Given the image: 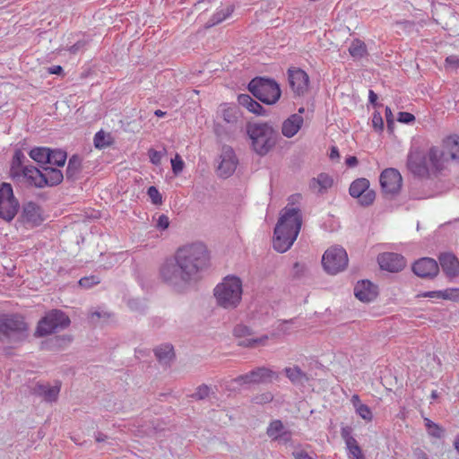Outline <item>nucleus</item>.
Instances as JSON below:
<instances>
[{"label":"nucleus","mask_w":459,"mask_h":459,"mask_svg":"<svg viewBox=\"0 0 459 459\" xmlns=\"http://www.w3.org/2000/svg\"><path fill=\"white\" fill-rule=\"evenodd\" d=\"M348 255L341 247H331L323 255L322 264L329 274H336L343 271L348 265Z\"/></svg>","instance_id":"obj_7"},{"label":"nucleus","mask_w":459,"mask_h":459,"mask_svg":"<svg viewBox=\"0 0 459 459\" xmlns=\"http://www.w3.org/2000/svg\"><path fill=\"white\" fill-rule=\"evenodd\" d=\"M94 146L97 149H105L113 143V137L110 133H106L102 130L99 131L94 135Z\"/></svg>","instance_id":"obj_37"},{"label":"nucleus","mask_w":459,"mask_h":459,"mask_svg":"<svg viewBox=\"0 0 459 459\" xmlns=\"http://www.w3.org/2000/svg\"><path fill=\"white\" fill-rule=\"evenodd\" d=\"M79 169V162L75 160V158H72L69 160L68 166H67V176L73 177Z\"/></svg>","instance_id":"obj_50"},{"label":"nucleus","mask_w":459,"mask_h":459,"mask_svg":"<svg viewBox=\"0 0 459 459\" xmlns=\"http://www.w3.org/2000/svg\"><path fill=\"white\" fill-rule=\"evenodd\" d=\"M426 154L432 174L446 169L449 164L448 158L441 147L432 146Z\"/></svg>","instance_id":"obj_20"},{"label":"nucleus","mask_w":459,"mask_h":459,"mask_svg":"<svg viewBox=\"0 0 459 459\" xmlns=\"http://www.w3.org/2000/svg\"><path fill=\"white\" fill-rule=\"evenodd\" d=\"M36 391L40 396L44 397L46 401H56L60 392V384H56L54 386L39 385Z\"/></svg>","instance_id":"obj_33"},{"label":"nucleus","mask_w":459,"mask_h":459,"mask_svg":"<svg viewBox=\"0 0 459 459\" xmlns=\"http://www.w3.org/2000/svg\"><path fill=\"white\" fill-rule=\"evenodd\" d=\"M455 448L456 449V451L459 453V435L456 437L455 438Z\"/></svg>","instance_id":"obj_63"},{"label":"nucleus","mask_w":459,"mask_h":459,"mask_svg":"<svg viewBox=\"0 0 459 459\" xmlns=\"http://www.w3.org/2000/svg\"><path fill=\"white\" fill-rule=\"evenodd\" d=\"M446 63L452 68H459V56L453 55L446 58Z\"/></svg>","instance_id":"obj_51"},{"label":"nucleus","mask_w":459,"mask_h":459,"mask_svg":"<svg viewBox=\"0 0 459 459\" xmlns=\"http://www.w3.org/2000/svg\"><path fill=\"white\" fill-rule=\"evenodd\" d=\"M349 53L353 58H362L367 55V46L362 40L355 39L349 47Z\"/></svg>","instance_id":"obj_36"},{"label":"nucleus","mask_w":459,"mask_h":459,"mask_svg":"<svg viewBox=\"0 0 459 459\" xmlns=\"http://www.w3.org/2000/svg\"><path fill=\"white\" fill-rule=\"evenodd\" d=\"M233 335L238 340V344L244 347L253 348L264 345L268 340L267 335L260 338L254 337L252 329L244 324H238L234 327Z\"/></svg>","instance_id":"obj_11"},{"label":"nucleus","mask_w":459,"mask_h":459,"mask_svg":"<svg viewBox=\"0 0 459 459\" xmlns=\"http://www.w3.org/2000/svg\"><path fill=\"white\" fill-rule=\"evenodd\" d=\"M242 294V281L234 275L226 276L213 290L217 305L226 309L236 308L241 302Z\"/></svg>","instance_id":"obj_3"},{"label":"nucleus","mask_w":459,"mask_h":459,"mask_svg":"<svg viewBox=\"0 0 459 459\" xmlns=\"http://www.w3.org/2000/svg\"><path fill=\"white\" fill-rule=\"evenodd\" d=\"M160 275L165 281L169 282L176 283L179 280L183 281V276L176 261L175 263L166 262L160 269Z\"/></svg>","instance_id":"obj_28"},{"label":"nucleus","mask_w":459,"mask_h":459,"mask_svg":"<svg viewBox=\"0 0 459 459\" xmlns=\"http://www.w3.org/2000/svg\"><path fill=\"white\" fill-rule=\"evenodd\" d=\"M238 102L255 115H264V108L248 94H239L238 96Z\"/></svg>","instance_id":"obj_30"},{"label":"nucleus","mask_w":459,"mask_h":459,"mask_svg":"<svg viewBox=\"0 0 459 459\" xmlns=\"http://www.w3.org/2000/svg\"><path fill=\"white\" fill-rule=\"evenodd\" d=\"M407 168L413 175L420 178H427L432 174L427 154L420 151H413L409 153Z\"/></svg>","instance_id":"obj_10"},{"label":"nucleus","mask_w":459,"mask_h":459,"mask_svg":"<svg viewBox=\"0 0 459 459\" xmlns=\"http://www.w3.org/2000/svg\"><path fill=\"white\" fill-rule=\"evenodd\" d=\"M352 459H364L362 451L356 439L350 438V444L346 446Z\"/></svg>","instance_id":"obj_42"},{"label":"nucleus","mask_w":459,"mask_h":459,"mask_svg":"<svg viewBox=\"0 0 459 459\" xmlns=\"http://www.w3.org/2000/svg\"><path fill=\"white\" fill-rule=\"evenodd\" d=\"M423 298L439 299L459 302V288H448L443 290L426 291L420 295Z\"/></svg>","instance_id":"obj_29"},{"label":"nucleus","mask_w":459,"mask_h":459,"mask_svg":"<svg viewBox=\"0 0 459 459\" xmlns=\"http://www.w3.org/2000/svg\"><path fill=\"white\" fill-rule=\"evenodd\" d=\"M385 119H386V123H387L388 127H390L391 125H393L394 120H393L392 110L388 107L385 108Z\"/></svg>","instance_id":"obj_57"},{"label":"nucleus","mask_w":459,"mask_h":459,"mask_svg":"<svg viewBox=\"0 0 459 459\" xmlns=\"http://www.w3.org/2000/svg\"><path fill=\"white\" fill-rule=\"evenodd\" d=\"M440 147L448 158L449 162L452 160L459 161V138L457 136L451 135L445 138Z\"/></svg>","instance_id":"obj_24"},{"label":"nucleus","mask_w":459,"mask_h":459,"mask_svg":"<svg viewBox=\"0 0 459 459\" xmlns=\"http://www.w3.org/2000/svg\"><path fill=\"white\" fill-rule=\"evenodd\" d=\"M283 424L281 420H273L267 428L266 434L269 437L273 440H277L281 437V434L283 431Z\"/></svg>","instance_id":"obj_40"},{"label":"nucleus","mask_w":459,"mask_h":459,"mask_svg":"<svg viewBox=\"0 0 459 459\" xmlns=\"http://www.w3.org/2000/svg\"><path fill=\"white\" fill-rule=\"evenodd\" d=\"M248 91L260 101L267 105L275 104L281 98L280 85L273 79L256 77L248 83Z\"/></svg>","instance_id":"obj_5"},{"label":"nucleus","mask_w":459,"mask_h":459,"mask_svg":"<svg viewBox=\"0 0 459 459\" xmlns=\"http://www.w3.org/2000/svg\"><path fill=\"white\" fill-rule=\"evenodd\" d=\"M169 217L165 214H161L158 219L157 226L160 229L166 230L169 227Z\"/></svg>","instance_id":"obj_53"},{"label":"nucleus","mask_w":459,"mask_h":459,"mask_svg":"<svg viewBox=\"0 0 459 459\" xmlns=\"http://www.w3.org/2000/svg\"><path fill=\"white\" fill-rule=\"evenodd\" d=\"M351 402L355 409L356 413L366 422H371L373 420V413L371 409L361 403V400L358 394L351 396Z\"/></svg>","instance_id":"obj_31"},{"label":"nucleus","mask_w":459,"mask_h":459,"mask_svg":"<svg viewBox=\"0 0 459 459\" xmlns=\"http://www.w3.org/2000/svg\"><path fill=\"white\" fill-rule=\"evenodd\" d=\"M351 428L345 427V428L342 429L341 435H342V437L344 439L346 446L350 444V438L355 439L351 435Z\"/></svg>","instance_id":"obj_54"},{"label":"nucleus","mask_w":459,"mask_h":459,"mask_svg":"<svg viewBox=\"0 0 459 459\" xmlns=\"http://www.w3.org/2000/svg\"><path fill=\"white\" fill-rule=\"evenodd\" d=\"M100 283V280L96 276H86L82 277L79 281V285L81 287L89 289L96 284Z\"/></svg>","instance_id":"obj_46"},{"label":"nucleus","mask_w":459,"mask_h":459,"mask_svg":"<svg viewBox=\"0 0 459 459\" xmlns=\"http://www.w3.org/2000/svg\"><path fill=\"white\" fill-rule=\"evenodd\" d=\"M273 396L271 393H265L255 397L256 403H266L273 400Z\"/></svg>","instance_id":"obj_55"},{"label":"nucleus","mask_w":459,"mask_h":459,"mask_svg":"<svg viewBox=\"0 0 459 459\" xmlns=\"http://www.w3.org/2000/svg\"><path fill=\"white\" fill-rule=\"evenodd\" d=\"M439 263L444 273L449 277H455L459 273V261L452 254H443L439 256Z\"/></svg>","instance_id":"obj_25"},{"label":"nucleus","mask_w":459,"mask_h":459,"mask_svg":"<svg viewBox=\"0 0 459 459\" xmlns=\"http://www.w3.org/2000/svg\"><path fill=\"white\" fill-rule=\"evenodd\" d=\"M23 158V154L21 151H17L13 156L12 168H11V174L13 178H15L16 175H18V172L21 171L22 167V159Z\"/></svg>","instance_id":"obj_43"},{"label":"nucleus","mask_w":459,"mask_h":459,"mask_svg":"<svg viewBox=\"0 0 459 459\" xmlns=\"http://www.w3.org/2000/svg\"><path fill=\"white\" fill-rule=\"evenodd\" d=\"M238 165V159L233 149L230 146H223L221 152V162L218 167L220 176L223 178L230 177Z\"/></svg>","instance_id":"obj_17"},{"label":"nucleus","mask_w":459,"mask_h":459,"mask_svg":"<svg viewBox=\"0 0 459 459\" xmlns=\"http://www.w3.org/2000/svg\"><path fill=\"white\" fill-rule=\"evenodd\" d=\"M209 391L210 389L207 385H201L197 388L195 396L197 397L198 399H204L208 395Z\"/></svg>","instance_id":"obj_52"},{"label":"nucleus","mask_w":459,"mask_h":459,"mask_svg":"<svg viewBox=\"0 0 459 459\" xmlns=\"http://www.w3.org/2000/svg\"><path fill=\"white\" fill-rule=\"evenodd\" d=\"M154 114L159 117H162L166 115V112L160 110V109H157Z\"/></svg>","instance_id":"obj_62"},{"label":"nucleus","mask_w":459,"mask_h":459,"mask_svg":"<svg viewBox=\"0 0 459 459\" xmlns=\"http://www.w3.org/2000/svg\"><path fill=\"white\" fill-rule=\"evenodd\" d=\"M21 219L30 227L39 226L45 221L41 207L34 202H27L23 204Z\"/></svg>","instance_id":"obj_16"},{"label":"nucleus","mask_w":459,"mask_h":459,"mask_svg":"<svg viewBox=\"0 0 459 459\" xmlns=\"http://www.w3.org/2000/svg\"><path fill=\"white\" fill-rule=\"evenodd\" d=\"M425 426L428 429V433L435 437L440 438L443 436V429L437 424L431 421L429 419H425Z\"/></svg>","instance_id":"obj_41"},{"label":"nucleus","mask_w":459,"mask_h":459,"mask_svg":"<svg viewBox=\"0 0 459 459\" xmlns=\"http://www.w3.org/2000/svg\"><path fill=\"white\" fill-rule=\"evenodd\" d=\"M372 126L376 130L382 131L384 129V120L379 112H375L372 117Z\"/></svg>","instance_id":"obj_48"},{"label":"nucleus","mask_w":459,"mask_h":459,"mask_svg":"<svg viewBox=\"0 0 459 459\" xmlns=\"http://www.w3.org/2000/svg\"><path fill=\"white\" fill-rule=\"evenodd\" d=\"M155 355L161 363H169L175 356L173 347L170 344H165L155 350Z\"/></svg>","instance_id":"obj_34"},{"label":"nucleus","mask_w":459,"mask_h":459,"mask_svg":"<svg viewBox=\"0 0 459 459\" xmlns=\"http://www.w3.org/2000/svg\"><path fill=\"white\" fill-rule=\"evenodd\" d=\"M147 194L153 204L160 205L162 204V196L157 187L153 186H150L147 190Z\"/></svg>","instance_id":"obj_45"},{"label":"nucleus","mask_w":459,"mask_h":459,"mask_svg":"<svg viewBox=\"0 0 459 459\" xmlns=\"http://www.w3.org/2000/svg\"><path fill=\"white\" fill-rule=\"evenodd\" d=\"M19 206L12 186L9 183H2L0 185V218L5 221H13L18 212Z\"/></svg>","instance_id":"obj_9"},{"label":"nucleus","mask_w":459,"mask_h":459,"mask_svg":"<svg viewBox=\"0 0 459 459\" xmlns=\"http://www.w3.org/2000/svg\"><path fill=\"white\" fill-rule=\"evenodd\" d=\"M295 459H313L306 451L299 450L293 453Z\"/></svg>","instance_id":"obj_56"},{"label":"nucleus","mask_w":459,"mask_h":459,"mask_svg":"<svg viewBox=\"0 0 459 459\" xmlns=\"http://www.w3.org/2000/svg\"><path fill=\"white\" fill-rule=\"evenodd\" d=\"M301 198L300 194H295L290 197V203L281 211L274 229L273 248L280 253H284L291 247L300 231L302 214L300 209L293 205L299 203Z\"/></svg>","instance_id":"obj_1"},{"label":"nucleus","mask_w":459,"mask_h":459,"mask_svg":"<svg viewBox=\"0 0 459 459\" xmlns=\"http://www.w3.org/2000/svg\"><path fill=\"white\" fill-rule=\"evenodd\" d=\"M302 125V116L299 114H293L283 122L281 127L282 134L286 137H292L299 132Z\"/></svg>","instance_id":"obj_27"},{"label":"nucleus","mask_w":459,"mask_h":459,"mask_svg":"<svg viewBox=\"0 0 459 459\" xmlns=\"http://www.w3.org/2000/svg\"><path fill=\"white\" fill-rule=\"evenodd\" d=\"M368 99L370 103L375 105L377 100V95L372 90H370L368 92Z\"/></svg>","instance_id":"obj_61"},{"label":"nucleus","mask_w":459,"mask_h":459,"mask_svg":"<svg viewBox=\"0 0 459 459\" xmlns=\"http://www.w3.org/2000/svg\"><path fill=\"white\" fill-rule=\"evenodd\" d=\"M289 83L294 93L303 95L307 91L309 86V77L307 74L300 68H290L288 70Z\"/></svg>","instance_id":"obj_15"},{"label":"nucleus","mask_w":459,"mask_h":459,"mask_svg":"<svg viewBox=\"0 0 459 459\" xmlns=\"http://www.w3.org/2000/svg\"><path fill=\"white\" fill-rule=\"evenodd\" d=\"M171 168L175 175L180 174L185 167L184 160L178 153H176L175 157L171 159Z\"/></svg>","instance_id":"obj_44"},{"label":"nucleus","mask_w":459,"mask_h":459,"mask_svg":"<svg viewBox=\"0 0 459 459\" xmlns=\"http://www.w3.org/2000/svg\"><path fill=\"white\" fill-rule=\"evenodd\" d=\"M329 157H330L331 160H336V159H338L340 157L339 151H338L337 147L333 146L331 148V152H330Z\"/></svg>","instance_id":"obj_60"},{"label":"nucleus","mask_w":459,"mask_h":459,"mask_svg":"<svg viewBox=\"0 0 459 459\" xmlns=\"http://www.w3.org/2000/svg\"><path fill=\"white\" fill-rule=\"evenodd\" d=\"M352 197L359 198V202L362 205L371 204L376 197L375 191L369 188V181L361 178L354 180L349 189Z\"/></svg>","instance_id":"obj_12"},{"label":"nucleus","mask_w":459,"mask_h":459,"mask_svg":"<svg viewBox=\"0 0 459 459\" xmlns=\"http://www.w3.org/2000/svg\"><path fill=\"white\" fill-rule=\"evenodd\" d=\"M30 157L38 163L47 164L49 159V148L35 147L30 150Z\"/></svg>","instance_id":"obj_38"},{"label":"nucleus","mask_w":459,"mask_h":459,"mask_svg":"<svg viewBox=\"0 0 459 459\" xmlns=\"http://www.w3.org/2000/svg\"><path fill=\"white\" fill-rule=\"evenodd\" d=\"M28 325L19 315H0V339L20 342L27 337Z\"/></svg>","instance_id":"obj_6"},{"label":"nucleus","mask_w":459,"mask_h":459,"mask_svg":"<svg viewBox=\"0 0 459 459\" xmlns=\"http://www.w3.org/2000/svg\"><path fill=\"white\" fill-rule=\"evenodd\" d=\"M415 120V117L413 114L409 112H399L398 113V121L404 124L412 123Z\"/></svg>","instance_id":"obj_49"},{"label":"nucleus","mask_w":459,"mask_h":459,"mask_svg":"<svg viewBox=\"0 0 459 459\" xmlns=\"http://www.w3.org/2000/svg\"><path fill=\"white\" fill-rule=\"evenodd\" d=\"M219 114L221 118L230 126L237 125L240 117L239 109L236 106H231L227 103L220 106Z\"/></svg>","instance_id":"obj_26"},{"label":"nucleus","mask_w":459,"mask_h":459,"mask_svg":"<svg viewBox=\"0 0 459 459\" xmlns=\"http://www.w3.org/2000/svg\"><path fill=\"white\" fill-rule=\"evenodd\" d=\"M430 396H431L432 399H437V396H438L437 392L436 390L432 391Z\"/></svg>","instance_id":"obj_64"},{"label":"nucleus","mask_w":459,"mask_h":459,"mask_svg":"<svg viewBox=\"0 0 459 459\" xmlns=\"http://www.w3.org/2000/svg\"><path fill=\"white\" fill-rule=\"evenodd\" d=\"M377 262L381 269L395 273L402 271L405 266V259L396 253H384L378 255Z\"/></svg>","instance_id":"obj_18"},{"label":"nucleus","mask_w":459,"mask_h":459,"mask_svg":"<svg viewBox=\"0 0 459 459\" xmlns=\"http://www.w3.org/2000/svg\"><path fill=\"white\" fill-rule=\"evenodd\" d=\"M70 325L69 317L62 311L54 309L48 313L38 324L36 335L45 336L52 333L59 328H65Z\"/></svg>","instance_id":"obj_8"},{"label":"nucleus","mask_w":459,"mask_h":459,"mask_svg":"<svg viewBox=\"0 0 459 459\" xmlns=\"http://www.w3.org/2000/svg\"><path fill=\"white\" fill-rule=\"evenodd\" d=\"M277 377L278 375L274 371L266 368H259L239 377V380L245 384H259L271 382Z\"/></svg>","instance_id":"obj_21"},{"label":"nucleus","mask_w":459,"mask_h":459,"mask_svg":"<svg viewBox=\"0 0 459 459\" xmlns=\"http://www.w3.org/2000/svg\"><path fill=\"white\" fill-rule=\"evenodd\" d=\"M148 156L150 158V161L154 165H160L161 163V159L163 157V153L161 152H158L152 148L149 149Z\"/></svg>","instance_id":"obj_47"},{"label":"nucleus","mask_w":459,"mask_h":459,"mask_svg":"<svg viewBox=\"0 0 459 459\" xmlns=\"http://www.w3.org/2000/svg\"><path fill=\"white\" fill-rule=\"evenodd\" d=\"M247 132L254 151L266 154L275 144V132L267 123H253L247 126Z\"/></svg>","instance_id":"obj_4"},{"label":"nucleus","mask_w":459,"mask_h":459,"mask_svg":"<svg viewBox=\"0 0 459 459\" xmlns=\"http://www.w3.org/2000/svg\"><path fill=\"white\" fill-rule=\"evenodd\" d=\"M66 158L65 152L49 149V159L48 160L47 164L63 167L65 163Z\"/></svg>","instance_id":"obj_39"},{"label":"nucleus","mask_w":459,"mask_h":459,"mask_svg":"<svg viewBox=\"0 0 459 459\" xmlns=\"http://www.w3.org/2000/svg\"><path fill=\"white\" fill-rule=\"evenodd\" d=\"M355 297L362 302H370L377 296V288L369 281H358L354 288Z\"/></svg>","instance_id":"obj_22"},{"label":"nucleus","mask_w":459,"mask_h":459,"mask_svg":"<svg viewBox=\"0 0 459 459\" xmlns=\"http://www.w3.org/2000/svg\"><path fill=\"white\" fill-rule=\"evenodd\" d=\"M43 180L46 181V186H53L60 184L64 178L61 170L53 168H44L42 171Z\"/></svg>","instance_id":"obj_32"},{"label":"nucleus","mask_w":459,"mask_h":459,"mask_svg":"<svg viewBox=\"0 0 459 459\" xmlns=\"http://www.w3.org/2000/svg\"><path fill=\"white\" fill-rule=\"evenodd\" d=\"M403 178L395 169H386L380 175V185L385 194H397L402 187Z\"/></svg>","instance_id":"obj_13"},{"label":"nucleus","mask_w":459,"mask_h":459,"mask_svg":"<svg viewBox=\"0 0 459 459\" xmlns=\"http://www.w3.org/2000/svg\"><path fill=\"white\" fill-rule=\"evenodd\" d=\"M63 72V68L60 65H54L48 68V73L50 74H61Z\"/></svg>","instance_id":"obj_58"},{"label":"nucleus","mask_w":459,"mask_h":459,"mask_svg":"<svg viewBox=\"0 0 459 459\" xmlns=\"http://www.w3.org/2000/svg\"><path fill=\"white\" fill-rule=\"evenodd\" d=\"M30 186L43 188L46 186V181L43 180L42 171L36 167L30 165L24 166L14 178Z\"/></svg>","instance_id":"obj_14"},{"label":"nucleus","mask_w":459,"mask_h":459,"mask_svg":"<svg viewBox=\"0 0 459 459\" xmlns=\"http://www.w3.org/2000/svg\"><path fill=\"white\" fill-rule=\"evenodd\" d=\"M412 271L419 277L433 278L438 273L439 267L436 260L424 257L413 264Z\"/></svg>","instance_id":"obj_19"},{"label":"nucleus","mask_w":459,"mask_h":459,"mask_svg":"<svg viewBox=\"0 0 459 459\" xmlns=\"http://www.w3.org/2000/svg\"><path fill=\"white\" fill-rule=\"evenodd\" d=\"M209 252L206 246L195 242L179 247L175 254L183 281H188L197 277L198 273L208 266Z\"/></svg>","instance_id":"obj_2"},{"label":"nucleus","mask_w":459,"mask_h":459,"mask_svg":"<svg viewBox=\"0 0 459 459\" xmlns=\"http://www.w3.org/2000/svg\"><path fill=\"white\" fill-rule=\"evenodd\" d=\"M285 373L287 377L294 384H303L308 380L307 375L299 367L296 366L286 368Z\"/></svg>","instance_id":"obj_35"},{"label":"nucleus","mask_w":459,"mask_h":459,"mask_svg":"<svg viewBox=\"0 0 459 459\" xmlns=\"http://www.w3.org/2000/svg\"><path fill=\"white\" fill-rule=\"evenodd\" d=\"M333 186V178L326 173H320L309 182L310 190L318 195L326 193Z\"/></svg>","instance_id":"obj_23"},{"label":"nucleus","mask_w":459,"mask_h":459,"mask_svg":"<svg viewBox=\"0 0 459 459\" xmlns=\"http://www.w3.org/2000/svg\"><path fill=\"white\" fill-rule=\"evenodd\" d=\"M347 166L355 167L358 164V159L355 156H350L345 160Z\"/></svg>","instance_id":"obj_59"}]
</instances>
